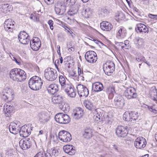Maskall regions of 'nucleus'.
Returning a JSON list of instances; mask_svg holds the SVG:
<instances>
[{"mask_svg":"<svg viewBox=\"0 0 157 157\" xmlns=\"http://www.w3.org/2000/svg\"><path fill=\"white\" fill-rule=\"evenodd\" d=\"M43 80L38 76H35L31 78L29 81V87L33 90H39L43 85Z\"/></svg>","mask_w":157,"mask_h":157,"instance_id":"f257e3e1","label":"nucleus"},{"mask_svg":"<svg viewBox=\"0 0 157 157\" xmlns=\"http://www.w3.org/2000/svg\"><path fill=\"white\" fill-rule=\"evenodd\" d=\"M44 76L45 78L50 81H53L57 78L56 71L51 68L46 69L44 71Z\"/></svg>","mask_w":157,"mask_h":157,"instance_id":"f03ea898","label":"nucleus"},{"mask_svg":"<svg viewBox=\"0 0 157 157\" xmlns=\"http://www.w3.org/2000/svg\"><path fill=\"white\" fill-rule=\"evenodd\" d=\"M103 69L105 73L107 75H110L115 69V66L113 62L111 61H107L104 64Z\"/></svg>","mask_w":157,"mask_h":157,"instance_id":"7ed1b4c3","label":"nucleus"},{"mask_svg":"<svg viewBox=\"0 0 157 157\" xmlns=\"http://www.w3.org/2000/svg\"><path fill=\"white\" fill-rule=\"evenodd\" d=\"M56 121L58 123L62 124H66L70 121L69 117L67 114L59 113L55 116Z\"/></svg>","mask_w":157,"mask_h":157,"instance_id":"20e7f679","label":"nucleus"},{"mask_svg":"<svg viewBox=\"0 0 157 157\" xmlns=\"http://www.w3.org/2000/svg\"><path fill=\"white\" fill-rule=\"evenodd\" d=\"M68 96L71 98H75L76 93L73 86L70 82L66 83V85L62 88Z\"/></svg>","mask_w":157,"mask_h":157,"instance_id":"39448f33","label":"nucleus"},{"mask_svg":"<svg viewBox=\"0 0 157 157\" xmlns=\"http://www.w3.org/2000/svg\"><path fill=\"white\" fill-rule=\"evenodd\" d=\"M85 57L86 61L90 63L96 62L98 59L96 53L92 51L86 52L85 55Z\"/></svg>","mask_w":157,"mask_h":157,"instance_id":"423d86ee","label":"nucleus"},{"mask_svg":"<svg viewBox=\"0 0 157 157\" xmlns=\"http://www.w3.org/2000/svg\"><path fill=\"white\" fill-rule=\"evenodd\" d=\"M58 136L60 140L63 142H70L72 139L71 134L69 132L65 131H60L59 133Z\"/></svg>","mask_w":157,"mask_h":157,"instance_id":"0eeeda50","label":"nucleus"},{"mask_svg":"<svg viewBox=\"0 0 157 157\" xmlns=\"http://www.w3.org/2000/svg\"><path fill=\"white\" fill-rule=\"evenodd\" d=\"M78 95L80 97H87L89 94V91L86 87L81 84L76 87Z\"/></svg>","mask_w":157,"mask_h":157,"instance_id":"6e6552de","label":"nucleus"},{"mask_svg":"<svg viewBox=\"0 0 157 157\" xmlns=\"http://www.w3.org/2000/svg\"><path fill=\"white\" fill-rule=\"evenodd\" d=\"M18 37L20 42L23 44H27L30 41V37L25 31L21 32Z\"/></svg>","mask_w":157,"mask_h":157,"instance_id":"1a4fd4ad","label":"nucleus"},{"mask_svg":"<svg viewBox=\"0 0 157 157\" xmlns=\"http://www.w3.org/2000/svg\"><path fill=\"white\" fill-rule=\"evenodd\" d=\"M30 47L34 51H36L39 50L41 45V42L37 37H33V40L30 41Z\"/></svg>","mask_w":157,"mask_h":157,"instance_id":"9d476101","label":"nucleus"},{"mask_svg":"<svg viewBox=\"0 0 157 157\" xmlns=\"http://www.w3.org/2000/svg\"><path fill=\"white\" fill-rule=\"evenodd\" d=\"M66 10V7L63 3L58 2L55 4V10L57 14L63 15L65 12Z\"/></svg>","mask_w":157,"mask_h":157,"instance_id":"9b49d317","label":"nucleus"},{"mask_svg":"<svg viewBox=\"0 0 157 157\" xmlns=\"http://www.w3.org/2000/svg\"><path fill=\"white\" fill-rule=\"evenodd\" d=\"M146 139L142 137H139L137 138L135 142L134 146L137 148L141 149L144 148L146 145Z\"/></svg>","mask_w":157,"mask_h":157,"instance_id":"f8f14e48","label":"nucleus"},{"mask_svg":"<svg viewBox=\"0 0 157 157\" xmlns=\"http://www.w3.org/2000/svg\"><path fill=\"white\" fill-rule=\"evenodd\" d=\"M124 94L128 99L136 98L137 96L136 90L132 87L127 88L124 91Z\"/></svg>","mask_w":157,"mask_h":157,"instance_id":"ddd939ff","label":"nucleus"},{"mask_svg":"<svg viewBox=\"0 0 157 157\" xmlns=\"http://www.w3.org/2000/svg\"><path fill=\"white\" fill-rule=\"evenodd\" d=\"M15 22L12 19H8L4 23V28L5 30L8 32H12L14 28Z\"/></svg>","mask_w":157,"mask_h":157,"instance_id":"4468645a","label":"nucleus"},{"mask_svg":"<svg viewBox=\"0 0 157 157\" xmlns=\"http://www.w3.org/2000/svg\"><path fill=\"white\" fill-rule=\"evenodd\" d=\"M113 104L115 106L121 108L124 104V100L123 98L120 95H117L114 98Z\"/></svg>","mask_w":157,"mask_h":157,"instance_id":"2eb2a0df","label":"nucleus"},{"mask_svg":"<svg viewBox=\"0 0 157 157\" xmlns=\"http://www.w3.org/2000/svg\"><path fill=\"white\" fill-rule=\"evenodd\" d=\"M38 120L42 124H44L49 120V117L48 114L44 112L39 113L37 115Z\"/></svg>","mask_w":157,"mask_h":157,"instance_id":"dca6fc26","label":"nucleus"},{"mask_svg":"<svg viewBox=\"0 0 157 157\" xmlns=\"http://www.w3.org/2000/svg\"><path fill=\"white\" fill-rule=\"evenodd\" d=\"M19 144L20 147L24 150L29 148L31 145V142L29 138L21 139L20 141Z\"/></svg>","mask_w":157,"mask_h":157,"instance_id":"f3484780","label":"nucleus"},{"mask_svg":"<svg viewBox=\"0 0 157 157\" xmlns=\"http://www.w3.org/2000/svg\"><path fill=\"white\" fill-rule=\"evenodd\" d=\"M32 130L30 127L25 125L22 126L19 132L20 136L22 137H26L29 136L30 134V131Z\"/></svg>","mask_w":157,"mask_h":157,"instance_id":"a211bd4d","label":"nucleus"},{"mask_svg":"<svg viewBox=\"0 0 157 157\" xmlns=\"http://www.w3.org/2000/svg\"><path fill=\"white\" fill-rule=\"evenodd\" d=\"M116 132L118 137H124L126 136L128 130L126 127L122 126H118L116 129Z\"/></svg>","mask_w":157,"mask_h":157,"instance_id":"6ab92c4d","label":"nucleus"},{"mask_svg":"<svg viewBox=\"0 0 157 157\" xmlns=\"http://www.w3.org/2000/svg\"><path fill=\"white\" fill-rule=\"evenodd\" d=\"M20 126L19 123L16 124L14 122L11 123L9 127L10 132L14 134H17L19 132Z\"/></svg>","mask_w":157,"mask_h":157,"instance_id":"aec40b11","label":"nucleus"},{"mask_svg":"<svg viewBox=\"0 0 157 157\" xmlns=\"http://www.w3.org/2000/svg\"><path fill=\"white\" fill-rule=\"evenodd\" d=\"M17 82H21L25 80L26 78V73L23 70L17 68Z\"/></svg>","mask_w":157,"mask_h":157,"instance_id":"412c9836","label":"nucleus"},{"mask_svg":"<svg viewBox=\"0 0 157 157\" xmlns=\"http://www.w3.org/2000/svg\"><path fill=\"white\" fill-rule=\"evenodd\" d=\"M117 37H121L123 38L126 36L127 33L125 29L122 26L116 27L115 29Z\"/></svg>","mask_w":157,"mask_h":157,"instance_id":"4be33fe9","label":"nucleus"},{"mask_svg":"<svg viewBox=\"0 0 157 157\" xmlns=\"http://www.w3.org/2000/svg\"><path fill=\"white\" fill-rule=\"evenodd\" d=\"M64 151L70 155H73L75 154L76 152L75 147L72 145H66L63 147Z\"/></svg>","mask_w":157,"mask_h":157,"instance_id":"5701e85b","label":"nucleus"},{"mask_svg":"<svg viewBox=\"0 0 157 157\" xmlns=\"http://www.w3.org/2000/svg\"><path fill=\"white\" fill-rule=\"evenodd\" d=\"M100 26L101 29L106 31H110L113 28L111 24L107 21H103L101 22Z\"/></svg>","mask_w":157,"mask_h":157,"instance_id":"b1692460","label":"nucleus"},{"mask_svg":"<svg viewBox=\"0 0 157 157\" xmlns=\"http://www.w3.org/2000/svg\"><path fill=\"white\" fill-rule=\"evenodd\" d=\"M136 31L138 33H148V29L146 26L142 24H139L136 25L135 28Z\"/></svg>","mask_w":157,"mask_h":157,"instance_id":"393cba45","label":"nucleus"},{"mask_svg":"<svg viewBox=\"0 0 157 157\" xmlns=\"http://www.w3.org/2000/svg\"><path fill=\"white\" fill-rule=\"evenodd\" d=\"M3 111L6 116L7 117H9L13 113V107L11 105L5 104L4 106Z\"/></svg>","mask_w":157,"mask_h":157,"instance_id":"a878e982","label":"nucleus"},{"mask_svg":"<svg viewBox=\"0 0 157 157\" xmlns=\"http://www.w3.org/2000/svg\"><path fill=\"white\" fill-rule=\"evenodd\" d=\"M92 88L94 91L98 92L102 91L104 89V86L102 83L96 82L93 84Z\"/></svg>","mask_w":157,"mask_h":157,"instance_id":"bb28decb","label":"nucleus"},{"mask_svg":"<svg viewBox=\"0 0 157 157\" xmlns=\"http://www.w3.org/2000/svg\"><path fill=\"white\" fill-rule=\"evenodd\" d=\"M58 86L57 84L55 83L51 84L48 87L47 90L49 93L53 94L58 91Z\"/></svg>","mask_w":157,"mask_h":157,"instance_id":"cd10ccee","label":"nucleus"},{"mask_svg":"<svg viewBox=\"0 0 157 157\" xmlns=\"http://www.w3.org/2000/svg\"><path fill=\"white\" fill-rule=\"evenodd\" d=\"M93 135V130L90 128H86L83 133V136L86 139H90Z\"/></svg>","mask_w":157,"mask_h":157,"instance_id":"c85d7f7f","label":"nucleus"},{"mask_svg":"<svg viewBox=\"0 0 157 157\" xmlns=\"http://www.w3.org/2000/svg\"><path fill=\"white\" fill-rule=\"evenodd\" d=\"M74 112V117L76 119H78L80 118L83 115V110L79 107L76 108Z\"/></svg>","mask_w":157,"mask_h":157,"instance_id":"c756f323","label":"nucleus"},{"mask_svg":"<svg viewBox=\"0 0 157 157\" xmlns=\"http://www.w3.org/2000/svg\"><path fill=\"white\" fill-rule=\"evenodd\" d=\"M5 94L2 95V98L5 100L8 99L10 101L13 98V93L12 90L8 89L5 92Z\"/></svg>","mask_w":157,"mask_h":157,"instance_id":"7c9ffc66","label":"nucleus"},{"mask_svg":"<svg viewBox=\"0 0 157 157\" xmlns=\"http://www.w3.org/2000/svg\"><path fill=\"white\" fill-rule=\"evenodd\" d=\"M93 10L90 8L83 9L81 11L82 15L86 18H89L92 14Z\"/></svg>","mask_w":157,"mask_h":157,"instance_id":"2f4dec72","label":"nucleus"},{"mask_svg":"<svg viewBox=\"0 0 157 157\" xmlns=\"http://www.w3.org/2000/svg\"><path fill=\"white\" fill-rule=\"evenodd\" d=\"M105 91L108 95L109 98H112L114 96V94L115 93L114 87L113 86H109L107 88Z\"/></svg>","mask_w":157,"mask_h":157,"instance_id":"473e14b6","label":"nucleus"},{"mask_svg":"<svg viewBox=\"0 0 157 157\" xmlns=\"http://www.w3.org/2000/svg\"><path fill=\"white\" fill-rule=\"evenodd\" d=\"M95 115L94 116V119L95 121L98 122H100L102 120L103 117L104 116V115L102 113H98L97 109L94 110V112Z\"/></svg>","mask_w":157,"mask_h":157,"instance_id":"72a5a7b5","label":"nucleus"},{"mask_svg":"<svg viewBox=\"0 0 157 157\" xmlns=\"http://www.w3.org/2000/svg\"><path fill=\"white\" fill-rule=\"evenodd\" d=\"M10 6L8 4H3L0 6V11L6 14L10 11Z\"/></svg>","mask_w":157,"mask_h":157,"instance_id":"f704fd0d","label":"nucleus"},{"mask_svg":"<svg viewBox=\"0 0 157 157\" xmlns=\"http://www.w3.org/2000/svg\"><path fill=\"white\" fill-rule=\"evenodd\" d=\"M63 99V97L62 96L60 95H55L52 97V101L54 104H58L62 102Z\"/></svg>","mask_w":157,"mask_h":157,"instance_id":"c9c22d12","label":"nucleus"},{"mask_svg":"<svg viewBox=\"0 0 157 157\" xmlns=\"http://www.w3.org/2000/svg\"><path fill=\"white\" fill-rule=\"evenodd\" d=\"M17 68L12 69L10 73V78L13 81L17 82Z\"/></svg>","mask_w":157,"mask_h":157,"instance_id":"e433bc0d","label":"nucleus"},{"mask_svg":"<svg viewBox=\"0 0 157 157\" xmlns=\"http://www.w3.org/2000/svg\"><path fill=\"white\" fill-rule=\"evenodd\" d=\"M132 112H126L123 114V119L127 121L132 122L133 120H132Z\"/></svg>","mask_w":157,"mask_h":157,"instance_id":"4c0bfd02","label":"nucleus"},{"mask_svg":"<svg viewBox=\"0 0 157 157\" xmlns=\"http://www.w3.org/2000/svg\"><path fill=\"white\" fill-rule=\"evenodd\" d=\"M83 105L89 110H92L94 109L93 104L89 100H85L83 103Z\"/></svg>","mask_w":157,"mask_h":157,"instance_id":"58836bf2","label":"nucleus"},{"mask_svg":"<svg viewBox=\"0 0 157 157\" xmlns=\"http://www.w3.org/2000/svg\"><path fill=\"white\" fill-rule=\"evenodd\" d=\"M136 44L138 48H141L143 47L144 46V40L141 38H139L136 39Z\"/></svg>","mask_w":157,"mask_h":157,"instance_id":"ea45409f","label":"nucleus"},{"mask_svg":"<svg viewBox=\"0 0 157 157\" xmlns=\"http://www.w3.org/2000/svg\"><path fill=\"white\" fill-rule=\"evenodd\" d=\"M60 151L59 149H57L56 148H53L52 150V155L53 157H57L60 155Z\"/></svg>","mask_w":157,"mask_h":157,"instance_id":"a19ab883","label":"nucleus"},{"mask_svg":"<svg viewBox=\"0 0 157 157\" xmlns=\"http://www.w3.org/2000/svg\"><path fill=\"white\" fill-rule=\"evenodd\" d=\"M59 82L61 85L62 87L65 86V85H66V83L68 82H66L65 78L62 75H61L59 77Z\"/></svg>","mask_w":157,"mask_h":157,"instance_id":"79ce46f5","label":"nucleus"},{"mask_svg":"<svg viewBox=\"0 0 157 157\" xmlns=\"http://www.w3.org/2000/svg\"><path fill=\"white\" fill-rule=\"evenodd\" d=\"M132 120H133L132 122L136 121L138 119L139 115L137 113L132 112Z\"/></svg>","mask_w":157,"mask_h":157,"instance_id":"37998d69","label":"nucleus"},{"mask_svg":"<svg viewBox=\"0 0 157 157\" xmlns=\"http://www.w3.org/2000/svg\"><path fill=\"white\" fill-rule=\"evenodd\" d=\"M78 78H81V79L82 80H84L83 71H82L81 68L79 67H78Z\"/></svg>","mask_w":157,"mask_h":157,"instance_id":"c03bdc74","label":"nucleus"},{"mask_svg":"<svg viewBox=\"0 0 157 157\" xmlns=\"http://www.w3.org/2000/svg\"><path fill=\"white\" fill-rule=\"evenodd\" d=\"M149 111L151 112L153 114H157V110L155 109L154 107L152 106H148Z\"/></svg>","mask_w":157,"mask_h":157,"instance_id":"a18cd8bd","label":"nucleus"},{"mask_svg":"<svg viewBox=\"0 0 157 157\" xmlns=\"http://www.w3.org/2000/svg\"><path fill=\"white\" fill-rule=\"evenodd\" d=\"M101 13L102 15L105 16L109 13V12L106 9H102L101 11Z\"/></svg>","mask_w":157,"mask_h":157,"instance_id":"49530a36","label":"nucleus"},{"mask_svg":"<svg viewBox=\"0 0 157 157\" xmlns=\"http://www.w3.org/2000/svg\"><path fill=\"white\" fill-rule=\"evenodd\" d=\"M60 108H61V110L63 111H64L65 110L67 111L68 109V106L67 104H64L62 106L61 105L60 106Z\"/></svg>","mask_w":157,"mask_h":157,"instance_id":"de8ad7c7","label":"nucleus"},{"mask_svg":"<svg viewBox=\"0 0 157 157\" xmlns=\"http://www.w3.org/2000/svg\"><path fill=\"white\" fill-rule=\"evenodd\" d=\"M48 23L50 26V28L52 30L53 29V21L51 20H48Z\"/></svg>","mask_w":157,"mask_h":157,"instance_id":"09e8293b","label":"nucleus"},{"mask_svg":"<svg viewBox=\"0 0 157 157\" xmlns=\"http://www.w3.org/2000/svg\"><path fill=\"white\" fill-rule=\"evenodd\" d=\"M76 0H66L67 3L69 4H71L70 5H73L76 2Z\"/></svg>","mask_w":157,"mask_h":157,"instance_id":"8fccbe9b","label":"nucleus"},{"mask_svg":"<svg viewBox=\"0 0 157 157\" xmlns=\"http://www.w3.org/2000/svg\"><path fill=\"white\" fill-rule=\"evenodd\" d=\"M136 60H137L138 61H142L144 62L146 61L145 58L143 56H140L138 58H136Z\"/></svg>","mask_w":157,"mask_h":157,"instance_id":"3c124183","label":"nucleus"},{"mask_svg":"<svg viewBox=\"0 0 157 157\" xmlns=\"http://www.w3.org/2000/svg\"><path fill=\"white\" fill-rule=\"evenodd\" d=\"M148 17L151 19L157 20V15H154L151 14H149L148 15Z\"/></svg>","mask_w":157,"mask_h":157,"instance_id":"603ef678","label":"nucleus"},{"mask_svg":"<svg viewBox=\"0 0 157 157\" xmlns=\"http://www.w3.org/2000/svg\"><path fill=\"white\" fill-rule=\"evenodd\" d=\"M44 154H43L42 152L41 151L38 153L34 157H44Z\"/></svg>","mask_w":157,"mask_h":157,"instance_id":"864d4df0","label":"nucleus"},{"mask_svg":"<svg viewBox=\"0 0 157 157\" xmlns=\"http://www.w3.org/2000/svg\"><path fill=\"white\" fill-rule=\"evenodd\" d=\"M44 1L48 5L51 4L54 2V0H44Z\"/></svg>","mask_w":157,"mask_h":157,"instance_id":"5fc2aeb1","label":"nucleus"},{"mask_svg":"<svg viewBox=\"0 0 157 157\" xmlns=\"http://www.w3.org/2000/svg\"><path fill=\"white\" fill-rule=\"evenodd\" d=\"M11 59L13 61H14L18 65L20 64V63L18 61V60L14 56V57H11Z\"/></svg>","mask_w":157,"mask_h":157,"instance_id":"6e6d98bb","label":"nucleus"},{"mask_svg":"<svg viewBox=\"0 0 157 157\" xmlns=\"http://www.w3.org/2000/svg\"><path fill=\"white\" fill-rule=\"evenodd\" d=\"M30 18L31 19H33L34 21H37V18L34 15H31L30 17Z\"/></svg>","mask_w":157,"mask_h":157,"instance_id":"4d7b16f0","label":"nucleus"},{"mask_svg":"<svg viewBox=\"0 0 157 157\" xmlns=\"http://www.w3.org/2000/svg\"><path fill=\"white\" fill-rule=\"evenodd\" d=\"M68 14L70 16H73L76 13V12H74L71 10H70L68 12Z\"/></svg>","mask_w":157,"mask_h":157,"instance_id":"13d9d810","label":"nucleus"},{"mask_svg":"<svg viewBox=\"0 0 157 157\" xmlns=\"http://www.w3.org/2000/svg\"><path fill=\"white\" fill-rule=\"evenodd\" d=\"M91 39H91V40L94 41L95 42V43L97 44H98L99 43H101V42L99 41H98V40H97L95 39L94 38L91 37Z\"/></svg>","mask_w":157,"mask_h":157,"instance_id":"bf43d9fd","label":"nucleus"},{"mask_svg":"<svg viewBox=\"0 0 157 157\" xmlns=\"http://www.w3.org/2000/svg\"><path fill=\"white\" fill-rule=\"evenodd\" d=\"M59 63V60L57 59V60H55V65L57 70L59 71V68H58V66L57 65V64H58V63Z\"/></svg>","mask_w":157,"mask_h":157,"instance_id":"052dcab7","label":"nucleus"},{"mask_svg":"<svg viewBox=\"0 0 157 157\" xmlns=\"http://www.w3.org/2000/svg\"><path fill=\"white\" fill-rule=\"evenodd\" d=\"M57 53L60 56L61 54L60 52V46L59 45L57 46Z\"/></svg>","mask_w":157,"mask_h":157,"instance_id":"680f3d73","label":"nucleus"},{"mask_svg":"<svg viewBox=\"0 0 157 157\" xmlns=\"http://www.w3.org/2000/svg\"><path fill=\"white\" fill-rule=\"evenodd\" d=\"M45 157H52L51 154L48 152L46 153L45 154Z\"/></svg>","mask_w":157,"mask_h":157,"instance_id":"e2e57ef3","label":"nucleus"},{"mask_svg":"<svg viewBox=\"0 0 157 157\" xmlns=\"http://www.w3.org/2000/svg\"><path fill=\"white\" fill-rule=\"evenodd\" d=\"M68 50L69 52H73L75 50V48L73 47H71L69 48Z\"/></svg>","mask_w":157,"mask_h":157,"instance_id":"0e129e2a","label":"nucleus"},{"mask_svg":"<svg viewBox=\"0 0 157 157\" xmlns=\"http://www.w3.org/2000/svg\"><path fill=\"white\" fill-rule=\"evenodd\" d=\"M59 59L60 63H63V59L62 57L61 56V55H60H60H59Z\"/></svg>","mask_w":157,"mask_h":157,"instance_id":"69168bd1","label":"nucleus"},{"mask_svg":"<svg viewBox=\"0 0 157 157\" xmlns=\"http://www.w3.org/2000/svg\"><path fill=\"white\" fill-rule=\"evenodd\" d=\"M124 45H127L128 44H129V41L128 40H126L124 41Z\"/></svg>","mask_w":157,"mask_h":157,"instance_id":"338daca9","label":"nucleus"},{"mask_svg":"<svg viewBox=\"0 0 157 157\" xmlns=\"http://www.w3.org/2000/svg\"><path fill=\"white\" fill-rule=\"evenodd\" d=\"M44 133V132L43 130H40L39 132V134L38 135L39 136L40 135L43 134Z\"/></svg>","mask_w":157,"mask_h":157,"instance_id":"774afa93","label":"nucleus"}]
</instances>
